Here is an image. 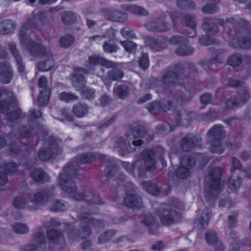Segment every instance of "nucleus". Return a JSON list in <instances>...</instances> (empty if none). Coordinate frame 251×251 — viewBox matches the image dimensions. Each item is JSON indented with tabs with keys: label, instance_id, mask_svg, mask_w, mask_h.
Returning <instances> with one entry per match:
<instances>
[{
	"label": "nucleus",
	"instance_id": "nucleus-1",
	"mask_svg": "<svg viewBox=\"0 0 251 251\" xmlns=\"http://www.w3.org/2000/svg\"><path fill=\"white\" fill-rule=\"evenodd\" d=\"M96 156L92 152L78 155L75 161L70 162L65 167L59 176V184L61 189L69 194L72 198L77 201H84L89 205L104 204L101 198L90 189L76 191V186L72 180L77 174L78 162L82 164L92 163Z\"/></svg>",
	"mask_w": 251,
	"mask_h": 251
},
{
	"label": "nucleus",
	"instance_id": "nucleus-2",
	"mask_svg": "<svg viewBox=\"0 0 251 251\" xmlns=\"http://www.w3.org/2000/svg\"><path fill=\"white\" fill-rule=\"evenodd\" d=\"M97 157L105 161V166L106 167L105 175L109 178L115 177L118 185L125 187V190L127 193L124 199L125 205L128 208L135 209L143 208L144 204L141 197L136 193H130V192L134 191V184L131 182L125 181V176L118 171L114 158H107V156L100 153L97 154Z\"/></svg>",
	"mask_w": 251,
	"mask_h": 251
},
{
	"label": "nucleus",
	"instance_id": "nucleus-3",
	"mask_svg": "<svg viewBox=\"0 0 251 251\" xmlns=\"http://www.w3.org/2000/svg\"><path fill=\"white\" fill-rule=\"evenodd\" d=\"M176 73L167 70L161 77L164 93L170 99L169 102L182 103L190 101L192 95L190 92L183 87V83Z\"/></svg>",
	"mask_w": 251,
	"mask_h": 251
},
{
	"label": "nucleus",
	"instance_id": "nucleus-4",
	"mask_svg": "<svg viewBox=\"0 0 251 251\" xmlns=\"http://www.w3.org/2000/svg\"><path fill=\"white\" fill-rule=\"evenodd\" d=\"M94 212L90 213H82L78 217L80 223V228L77 229L73 225L67 224V235L68 238L72 241H75L78 238L85 239L88 238L92 233L91 227H103V223L101 221L95 219L90 216L95 214Z\"/></svg>",
	"mask_w": 251,
	"mask_h": 251
},
{
	"label": "nucleus",
	"instance_id": "nucleus-5",
	"mask_svg": "<svg viewBox=\"0 0 251 251\" xmlns=\"http://www.w3.org/2000/svg\"><path fill=\"white\" fill-rule=\"evenodd\" d=\"M146 132L142 126L135 127L131 134H128L126 139L118 136L116 137L113 141V147L122 156H124L126 153L133 152L135 147L143 144V140Z\"/></svg>",
	"mask_w": 251,
	"mask_h": 251
},
{
	"label": "nucleus",
	"instance_id": "nucleus-6",
	"mask_svg": "<svg viewBox=\"0 0 251 251\" xmlns=\"http://www.w3.org/2000/svg\"><path fill=\"white\" fill-rule=\"evenodd\" d=\"M154 153L151 149H145L141 153L140 159L134 162V165L122 162V166L129 174L133 175V170L137 171L139 177H145L146 172L153 171L156 169V163L154 159Z\"/></svg>",
	"mask_w": 251,
	"mask_h": 251
},
{
	"label": "nucleus",
	"instance_id": "nucleus-7",
	"mask_svg": "<svg viewBox=\"0 0 251 251\" xmlns=\"http://www.w3.org/2000/svg\"><path fill=\"white\" fill-rule=\"evenodd\" d=\"M27 25H22L18 34L19 42L22 48L31 55L35 57L52 56V52L49 47L42 44L33 41L28 36L32 31L28 30Z\"/></svg>",
	"mask_w": 251,
	"mask_h": 251
},
{
	"label": "nucleus",
	"instance_id": "nucleus-8",
	"mask_svg": "<svg viewBox=\"0 0 251 251\" xmlns=\"http://www.w3.org/2000/svg\"><path fill=\"white\" fill-rule=\"evenodd\" d=\"M184 209L183 204L177 198L171 200L169 203H162L156 208L155 212L159 216L160 221L164 226H170L179 221L180 213L176 210Z\"/></svg>",
	"mask_w": 251,
	"mask_h": 251
},
{
	"label": "nucleus",
	"instance_id": "nucleus-9",
	"mask_svg": "<svg viewBox=\"0 0 251 251\" xmlns=\"http://www.w3.org/2000/svg\"><path fill=\"white\" fill-rule=\"evenodd\" d=\"M221 176V169L219 167H215L210 171L205 177V197L209 201L217 198L220 191L223 187Z\"/></svg>",
	"mask_w": 251,
	"mask_h": 251
},
{
	"label": "nucleus",
	"instance_id": "nucleus-10",
	"mask_svg": "<svg viewBox=\"0 0 251 251\" xmlns=\"http://www.w3.org/2000/svg\"><path fill=\"white\" fill-rule=\"evenodd\" d=\"M224 128L220 125H214L207 133L210 144V151L212 153L222 154L225 150L222 142L225 135Z\"/></svg>",
	"mask_w": 251,
	"mask_h": 251
},
{
	"label": "nucleus",
	"instance_id": "nucleus-11",
	"mask_svg": "<svg viewBox=\"0 0 251 251\" xmlns=\"http://www.w3.org/2000/svg\"><path fill=\"white\" fill-rule=\"evenodd\" d=\"M202 28L212 35H216L220 32L217 24L224 27L225 25L229 23L233 25H236L239 24L238 21L233 18H230L225 20L223 19H214L211 17H205L202 19Z\"/></svg>",
	"mask_w": 251,
	"mask_h": 251
},
{
	"label": "nucleus",
	"instance_id": "nucleus-12",
	"mask_svg": "<svg viewBox=\"0 0 251 251\" xmlns=\"http://www.w3.org/2000/svg\"><path fill=\"white\" fill-rule=\"evenodd\" d=\"M54 195L53 188H46L34 194H28L27 196L32 207H35L34 209V210H35L40 206L47 204Z\"/></svg>",
	"mask_w": 251,
	"mask_h": 251
},
{
	"label": "nucleus",
	"instance_id": "nucleus-13",
	"mask_svg": "<svg viewBox=\"0 0 251 251\" xmlns=\"http://www.w3.org/2000/svg\"><path fill=\"white\" fill-rule=\"evenodd\" d=\"M61 151V149L55 139L50 137L46 141L44 147L38 152V157L42 161H47L57 155Z\"/></svg>",
	"mask_w": 251,
	"mask_h": 251
},
{
	"label": "nucleus",
	"instance_id": "nucleus-14",
	"mask_svg": "<svg viewBox=\"0 0 251 251\" xmlns=\"http://www.w3.org/2000/svg\"><path fill=\"white\" fill-rule=\"evenodd\" d=\"M180 163L181 166L177 169L176 173L178 177L184 179L189 176L191 170L196 164V161L193 156L186 155L180 159Z\"/></svg>",
	"mask_w": 251,
	"mask_h": 251
},
{
	"label": "nucleus",
	"instance_id": "nucleus-15",
	"mask_svg": "<svg viewBox=\"0 0 251 251\" xmlns=\"http://www.w3.org/2000/svg\"><path fill=\"white\" fill-rule=\"evenodd\" d=\"M170 42L172 44H184L176 50V53L178 56H189L194 52V49L186 44L188 39L183 36H174L170 39Z\"/></svg>",
	"mask_w": 251,
	"mask_h": 251
},
{
	"label": "nucleus",
	"instance_id": "nucleus-16",
	"mask_svg": "<svg viewBox=\"0 0 251 251\" xmlns=\"http://www.w3.org/2000/svg\"><path fill=\"white\" fill-rule=\"evenodd\" d=\"M101 65L107 68H113L116 66V63L99 55H92L88 57L85 66L89 69H94V67Z\"/></svg>",
	"mask_w": 251,
	"mask_h": 251
},
{
	"label": "nucleus",
	"instance_id": "nucleus-17",
	"mask_svg": "<svg viewBox=\"0 0 251 251\" xmlns=\"http://www.w3.org/2000/svg\"><path fill=\"white\" fill-rule=\"evenodd\" d=\"M165 14L162 13L160 17L156 18L154 21L146 24L145 27L148 30L152 32H165L168 29V25L165 21Z\"/></svg>",
	"mask_w": 251,
	"mask_h": 251
},
{
	"label": "nucleus",
	"instance_id": "nucleus-18",
	"mask_svg": "<svg viewBox=\"0 0 251 251\" xmlns=\"http://www.w3.org/2000/svg\"><path fill=\"white\" fill-rule=\"evenodd\" d=\"M48 81L46 76L45 75H42L39 79L38 82V86L40 89L42 90H40V92L45 94V98L44 99V101H41L42 94L39 95L38 98V102L39 105L41 106H43L47 104L49 100V96L50 95V88L48 86Z\"/></svg>",
	"mask_w": 251,
	"mask_h": 251
},
{
	"label": "nucleus",
	"instance_id": "nucleus-19",
	"mask_svg": "<svg viewBox=\"0 0 251 251\" xmlns=\"http://www.w3.org/2000/svg\"><path fill=\"white\" fill-rule=\"evenodd\" d=\"M145 42L146 45L153 51H160L167 47V41L163 37L156 39L151 36H147Z\"/></svg>",
	"mask_w": 251,
	"mask_h": 251
},
{
	"label": "nucleus",
	"instance_id": "nucleus-20",
	"mask_svg": "<svg viewBox=\"0 0 251 251\" xmlns=\"http://www.w3.org/2000/svg\"><path fill=\"white\" fill-rule=\"evenodd\" d=\"M13 75V69L10 63L6 61L0 62V81L4 84H8Z\"/></svg>",
	"mask_w": 251,
	"mask_h": 251
},
{
	"label": "nucleus",
	"instance_id": "nucleus-21",
	"mask_svg": "<svg viewBox=\"0 0 251 251\" xmlns=\"http://www.w3.org/2000/svg\"><path fill=\"white\" fill-rule=\"evenodd\" d=\"M170 99H168L167 101V106L165 107L164 103H161L160 102L154 101L150 103L147 108L150 113L155 114L161 111H165L170 109L173 106H176L181 105L182 103L179 104L176 102H173L172 101L169 102Z\"/></svg>",
	"mask_w": 251,
	"mask_h": 251
},
{
	"label": "nucleus",
	"instance_id": "nucleus-22",
	"mask_svg": "<svg viewBox=\"0 0 251 251\" xmlns=\"http://www.w3.org/2000/svg\"><path fill=\"white\" fill-rule=\"evenodd\" d=\"M87 73L86 71L84 69L75 68L72 77V84L74 87L81 90L85 86L86 80L83 75V74Z\"/></svg>",
	"mask_w": 251,
	"mask_h": 251
},
{
	"label": "nucleus",
	"instance_id": "nucleus-23",
	"mask_svg": "<svg viewBox=\"0 0 251 251\" xmlns=\"http://www.w3.org/2000/svg\"><path fill=\"white\" fill-rule=\"evenodd\" d=\"M8 49L15 58L20 73L23 74L25 72V65L23 63L21 54L17 49L16 44L14 42H9L7 44Z\"/></svg>",
	"mask_w": 251,
	"mask_h": 251
},
{
	"label": "nucleus",
	"instance_id": "nucleus-24",
	"mask_svg": "<svg viewBox=\"0 0 251 251\" xmlns=\"http://www.w3.org/2000/svg\"><path fill=\"white\" fill-rule=\"evenodd\" d=\"M46 18V11H40L37 13L33 12L32 17L29 18L23 25H27L26 27L28 30L32 31L33 29L36 28L37 25L40 22H42Z\"/></svg>",
	"mask_w": 251,
	"mask_h": 251
},
{
	"label": "nucleus",
	"instance_id": "nucleus-25",
	"mask_svg": "<svg viewBox=\"0 0 251 251\" xmlns=\"http://www.w3.org/2000/svg\"><path fill=\"white\" fill-rule=\"evenodd\" d=\"M7 128H9V127L4 125L0 126V131L3 135V136H0V150L2 149L6 145V140L5 137L6 138L7 141H10V143H13L16 139L17 135L13 134L12 131L8 133L5 132V130H7Z\"/></svg>",
	"mask_w": 251,
	"mask_h": 251
},
{
	"label": "nucleus",
	"instance_id": "nucleus-26",
	"mask_svg": "<svg viewBox=\"0 0 251 251\" xmlns=\"http://www.w3.org/2000/svg\"><path fill=\"white\" fill-rule=\"evenodd\" d=\"M17 24L13 20L6 19L0 22V34L7 35L12 33L16 28Z\"/></svg>",
	"mask_w": 251,
	"mask_h": 251
},
{
	"label": "nucleus",
	"instance_id": "nucleus-27",
	"mask_svg": "<svg viewBox=\"0 0 251 251\" xmlns=\"http://www.w3.org/2000/svg\"><path fill=\"white\" fill-rule=\"evenodd\" d=\"M27 199H28L27 198ZM13 206L18 209L27 208L30 210H34L35 207H32L30 200L23 196H16L13 200Z\"/></svg>",
	"mask_w": 251,
	"mask_h": 251
},
{
	"label": "nucleus",
	"instance_id": "nucleus-28",
	"mask_svg": "<svg viewBox=\"0 0 251 251\" xmlns=\"http://www.w3.org/2000/svg\"><path fill=\"white\" fill-rule=\"evenodd\" d=\"M180 149L184 151H191L195 147V138L191 135L182 137L180 141Z\"/></svg>",
	"mask_w": 251,
	"mask_h": 251
},
{
	"label": "nucleus",
	"instance_id": "nucleus-29",
	"mask_svg": "<svg viewBox=\"0 0 251 251\" xmlns=\"http://www.w3.org/2000/svg\"><path fill=\"white\" fill-rule=\"evenodd\" d=\"M106 17L109 20L118 22H124L127 18L126 13L116 10L108 11L106 14Z\"/></svg>",
	"mask_w": 251,
	"mask_h": 251
},
{
	"label": "nucleus",
	"instance_id": "nucleus-30",
	"mask_svg": "<svg viewBox=\"0 0 251 251\" xmlns=\"http://www.w3.org/2000/svg\"><path fill=\"white\" fill-rule=\"evenodd\" d=\"M10 98L8 100H1L0 101V113H4L9 110L10 106H15L17 102L16 99L12 92L9 91L8 93Z\"/></svg>",
	"mask_w": 251,
	"mask_h": 251
},
{
	"label": "nucleus",
	"instance_id": "nucleus-31",
	"mask_svg": "<svg viewBox=\"0 0 251 251\" xmlns=\"http://www.w3.org/2000/svg\"><path fill=\"white\" fill-rule=\"evenodd\" d=\"M115 67V66L112 68V69L107 72V77H105L103 79L104 81L107 79L110 81H118L124 77V73L123 70L119 68H114Z\"/></svg>",
	"mask_w": 251,
	"mask_h": 251
},
{
	"label": "nucleus",
	"instance_id": "nucleus-32",
	"mask_svg": "<svg viewBox=\"0 0 251 251\" xmlns=\"http://www.w3.org/2000/svg\"><path fill=\"white\" fill-rule=\"evenodd\" d=\"M31 177L34 181L40 183H43L49 180V176L41 168L33 170L31 173Z\"/></svg>",
	"mask_w": 251,
	"mask_h": 251
},
{
	"label": "nucleus",
	"instance_id": "nucleus-33",
	"mask_svg": "<svg viewBox=\"0 0 251 251\" xmlns=\"http://www.w3.org/2000/svg\"><path fill=\"white\" fill-rule=\"evenodd\" d=\"M129 89L126 83H121L115 86L113 93L120 99L127 98L129 94Z\"/></svg>",
	"mask_w": 251,
	"mask_h": 251
},
{
	"label": "nucleus",
	"instance_id": "nucleus-34",
	"mask_svg": "<svg viewBox=\"0 0 251 251\" xmlns=\"http://www.w3.org/2000/svg\"><path fill=\"white\" fill-rule=\"evenodd\" d=\"M47 237L50 242L58 244L64 242V238L62 234L56 230H49L47 232Z\"/></svg>",
	"mask_w": 251,
	"mask_h": 251
},
{
	"label": "nucleus",
	"instance_id": "nucleus-35",
	"mask_svg": "<svg viewBox=\"0 0 251 251\" xmlns=\"http://www.w3.org/2000/svg\"><path fill=\"white\" fill-rule=\"evenodd\" d=\"M88 106L81 102L75 104L73 108V113L78 118H82L86 115L88 112Z\"/></svg>",
	"mask_w": 251,
	"mask_h": 251
},
{
	"label": "nucleus",
	"instance_id": "nucleus-36",
	"mask_svg": "<svg viewBox=\"0 0 251 251\" xmlns=\"http://www.w3.org/2000/svg\"><path fill=\"white\" fill-rule=\"evenodd\" d=\"M102 49L104 52L112 53L117 52L120 48L113 39H110L103 42Z\"/></svg>",
	"mask_w": 251,
	"mask_h": 251
},
{
	"label": "nucleus",
	"instance_id": "nucleus-37",
	"mask_svg": "<svg viewBox=\"0 0 251 251\" xmlns=\"http://www.w3.org/2000/svg\"><path fill=\"white\" fill-rule=\"evenodd\" d=\"M142 185L147 192L152 195H158L160 193V189L155 183L150 181H143L142 182Z\"/></svg>",
	"mask_w": 251,
	"mask_h": 251
},
{
	"label": "nucleus",
	"instance_id": "nucleus-38",
	"mask_svg": "<svg viewBox=\"0 0 251 251\" xmlns=\"http://www.w3.org/2000/svg\"><path fill=\"white\" fill-rule=\"evenodd\" d=\"M53 54L51 57L46 56L49 59L46 61H41L38 63V68L40 71L46 72L51 70L54 66V60L53 58Z\"/></svg>",
	"mask_w": 251,
	"mask_h": 251
},
{
	"label": "nucleus",
	"instance_id": "nucleus-39",
	"mask_svg": "<svg viewBox=\"0 0 251 251\" xmlns=\"http://www.w3.org/2000/svg\"><path fill=\"white\" fill-rule=\"evenodd\" d=\"M242 62L243 55L240 53L232 54L227 58L228 64L233 67L239 66Z\"/></svg>",
	"mask_w": 251,
	"mask_h": 251
},
{
	"label": "nucleus",
	"instance_id": "nucleus-40",
	"mask_svg": "<svg viewBox=\"0 0 251 251\" xmlns=\"http://www.w3.org/2000/svg\"><path fill=\"white\" fill-rule=\"evenodd\" d=\"M124 8L129 12L136 15L146 16L148 14L145 9L135 5H125Z\"/></svg>",
	"mask_w": 251,
	"mask_h": 251
},
{
	"label": "nucleus",
	"instance_id": "nucleus-41",
	"mask_svg": "<svg viewBox=\"0 0 251 251\" xmlns=\"http://www.w3.org/2000/svg\"><path fill=\"white\" fill-rule=\"evenodd\" d=\"M11 228L15 233L18 234H26L29 231V228L26 224L19 222L11 225Z\"/></svg>",
	"mask_w": 251,
	"mask_h": 251
},
{
	"label": "nucleus",
	"instance_id": "nucleus-42",
	"mask_svg": "<svg viewBox=\"0 0 251 251\" xmlns=\"http://www.w3.org/2000/svg\"><path fill=\"white\" fill-rule=\"evenodd\" d=\"M216 3H209L203 6L201 8L202 12L206 14H213L217 13L219 8L217 3L220 2V0H215Z\"/></svg>",
	"mask_w": 251,
	"mask_h": 251
},
{
	"label": "nucleus",
	"instance_id": "nucleus-43",
	"mask_svg": "<svg viewBox=\"0 0 251 251\" xmlns=\"http://www.w3.org/2000/svg\"><path fill=\"white\" fill-rule=\"evenodd\" d=\"M67 208V203L63 201L59 200L54 201L50 207V209L51 211L55 212L64 211Z\"/></svg>",
	"mask_w": 251,
	"mask_h": 251
},
{
	"label": "nucleus",
	"instance_id": "nucleus-44",
	"mask_svg": "<svg viewBox=\"0 0 251 251\" xmlns=\"http://www.w3.org/2000/svg\"><path fill=\"white\" fill-rule=\"evenodd\" d=\"M75 41V37L71 35H64L59 39V45L63 48H67L72 45Z\"/></svg>",
	"mask_w": 251,
	"mask_h": 251
},
{
	"label": "nucleus",
	"instance_id": "nucleus-45",
	"mask_svg": "<svg viewBox=\"0 0 251 251\" xmlns=\"http://www.w3.org/2000/svg\"><path fill=\"white\" fill-rule=\"evenodd\" d=\"M187 26L194 30L196 27L197 22L196 20V16L194 14H186L184 15L182 19Z\"/></svg>",
	"mask_w": 251,
	"mask_h": 251
},
{
	"label": "nucleus",
	"instance_id": "nucleus-46",
	"mask_svg": "<svg viewBox=\"0 0 251 251\" xmlns=\"http://www.w3.org/2000/svg\"><path fill=\"white\" fill-rule=\"evenodd\" d=\"M251 97V94L249 90L245 89L242 92L239 93L236 98L237 100H239L240 106H241L246 103Z\"/></svg>",
	"mask_w": 251,
	"mask_h": 251
},
{
	"label": "nucleus",
	"instance_id": "nucleus-47",
	"mask_svg": "<svg viewBox=\"0 0 251 251\" xmlns=\"http://www.w3.org/2000/svg\"><path fill=\"white\" fill-rule=\"evenodd\" d=\"M207 243L210 245H215L218 241L217 233L214 230H208L205 235Z\"/></svg>",
	"mask_w": 251,
	"mask_h": 251
},
{
	"label": "nucleus",
	"instance_id": "nucleus-48",
	"mask_svg": "<svg viewBox=\"0 0 251 251\" xmlns=\"http://www.w3.org/2000/svg\"><path fill=\"white\" fill-rule=\"evenodd\" d=\"M76 16L72 11L65 12L62 16V20L63 23L66 25H71L76 21Z\"/></svg>",
	"mask_w": 251,
	"mask_h": 251
},
{
	"label": "nucleus",
	"instance_id": "nucleus-49",
	"mask_svg": "<svg viewBox=\"0 0 251 251\" xmlns=\"http://www.w3.org/2000/svg\"><path fill=\"white\" fill-rule=\"evenodd\" d=\"M114 230H109L100 235L98 241L100 244H104L109 241L116 234Z\"/></svg>",
	"mask_w": 251,
	"mask_h": 251
},
{
	"label": "nucleus",
	"instance_id": "nucleus-50",
	"mask_svg": "<svg viewBox=\"0 0 251 251\" xmlns=\"http://www.w3.org/2000/svg\"><path fill=\"white\" fill-rule=\"evenodd\" d=\"M80 94L84 99L91 100L95 98V90L92 88H83L80 90Z\"/></svg>",
	"mask_w": 251,
	"mask_h": 251
},
{
	"label": "nucleus",
	"instance_id": "nucleus-51",
	"mask_svg": "<svg viewBox=\"0 0 251 251\" xmlns=\"http://www.w3.org/2000/svg\"><path fill=\"white\" fill-rule=\"evenodd\" d=\"M177 4L179 8L182 9H195V4L192 0H177Z\"/></svg>",
	"mask_w": 251,
	"mask_h": 251
},
{
	"label": "nucleus",
	"instance_id": "nucleus-52",
	"mask_svg": "<svg viewBox=\"0 0 251 251\" xmlns=\"http://www.w3.org/2000/svg\"><path fill=\"white\" fill-rule=\"evenodd\" d=\"M211 217V212L208 208H205L201 214V220L199 221L202 228L206 227Z\"/></svg>",
	"mask_w": 251,
	"mask_h": 251
},
{
	"label": "nucleus",
	"instance_id": "nucleus-53",
	"mask_svg": "<svg viewBox=\"0 0 251 251\" xmlns=\"http://www.w3.org/2000/svg\"><path fill=\"white\" fill-rule=\"evenodd\" d=\"M32 129L29 125L21 126L18 129L19 136L22 138H28L32 135Z\"/></svg>",
	"mask_w": 251,
	"mask_h": 251
},
{
	"label": "nucleus",
	"instance_id": "nucleus-54",
	"mask_svg": "<svg viewBox=\"0 0 251 251\" xmlns=\"http://www.w3.org/2000/svg\"><path fill=\"white\" fill-rule=\"evenodd\" d=\"M242 183V179L237 176H231L228 181V187L231 190H236L239 188Z\"/></svg>",
	"mask_w": 251,
	"mask_h": 251
},
{
	"label": "nucleus",
	"instance_id": "nucleus-55",
	"mask_svg": "<svg viewBox=\"0 0 251 251\" xmlns=\"http://www.w3.org/2000/svg\"><path fill=\"white\" fill-rule=\"evenodd\" d=\"M59 99L61 100L69 102L71 101L77 100L78 97L72 93L63 92L59 95Z\"/></svg>",
	"mask_w": 251,
	"mask_h": 251
},
{
	"label": "nucleus",
	"instance_id": "nucleus-56",
	"mask_svg": "<svg viewBox=\"0 0 251 251\" xmlns=\"http://www.w3.org/2000/svg\"><path fill=\"white\" fill-rule=\"evenodd\" d=\"M0 167H2V170L5 172L6 174H13L17 169V165L14 163H4Z\"/></svg>",
	"mask_w": 251,
	"mask_h": 251
},
{
	"label": "nucleus",
	"instance_id": "nucleus-57",
	"mask_svg": "<svg viewBox=\"0 0 251 251\" xmlns=\"http://www.w3.org/2000/svg\"><path fill=\"white\" fill-rule=\"evenodd\" d=\"M21 110L19 109L15 110L5 115L6 120L9 123H15L20 117Z\"/></svg>",
	"mask_w": 251,
	"mask_h": 251
},
{
	"label": "nucleus",
	"instance_id": "nucleus-58",
	"mask_svg": "<svg viewBox=\"0 0 251 251\" xmlns=\"http://www.w3.org/2000/svg\"><path fill=\"white\" fill-rule=\"evenodd\" d=\"M199 43L202 46H209L216 43V39L208 35H202L200 37Z\"/></svg>",
	"mask_w": 251,
	"mask_h": 251
},
{
	"label": "nucleus",
	"instance_id": "nucleus-59",
	"mask_svg": "<svg viewBox=\"0 0 251 251\" xmlns=\"http://www.w3.org/2000/svg\"><path fill=\"white\" fill-rule=\"evenodd\" d=\"M120 43L127 52H133L136 49L137 45L132 41H121Z\"/></svg>",
	"mask_w": 251,
	"mask_h": 251
},
{
	"label": "nucleus",
	"instance_id": "nucleus-60",
	"mask_svg": "<svg viewBox=\"0 0 251 251\" xmlns=\"http://www.w3.org/2000/svg\"><path fill=\"white\" fill-rule=\"evenodd\" d=\"M238 45L239 47L242 49L251 48V37L246 36L240 38L238 41Z\"/></svg>",
	"mask_w": 251,
	"mask_h": 251
},
{
	"label": "nucleus",
	"instance_id": "nucleus-61",
	"mask_svg": "<svg viewBox=\"0 0 251 251\" xmlns=\"http://www.w3.org/2000/svg\"><path fill=\"white\" fill-rule=\"evenodd\" d=\"M142 223L147 226H155L157 224V221L151 215L148 214L146 215L142 221Z\"/></svg>",
	"mask_w": 251,
	"mask_h": 251
},
{
	"label": "nucleus",
	"instance_id": "nucleus-62",
	"mask_svg": "<svg viewBox=\"0 0 251 251\" xmlns=\"http://www.w3.org/2000/svg\"><path fill=\"white\" fill-rule=\"evenodd\" d=\"M139 65L143 69L145 70L149 67V56L147 53H143L139 59Z\"/></svg>",
	"mask_w": 251,
	"mask_h": 251
},
{
	"label": "nucleus",
	"instance_id": "nucleus-63",
	"mask_svg": "<svg viewBox=\"0 0 251 251\" xmlns=\"http://www.w3.org/2000/svg\"><path fill=\"white\" fill-rule=\"evenodd\" d=\"M235 106H240L239 100H237L236 98H230L226 100V107L228 109L233 108Z\"/></svg>",
	"mask_w": 251,
	"mask_h": 251
},
{
	"label": "nucleus",
	"instance_id": "nucleus-64",
	"mask_svg": "<svg viewBox=\"0 0 251 251\" xmlns=\"http://www.w3.org/2000/svg\"><path fill=\"white\" fill-rule=\"evenodd\" d=\"M213 96L209 93H205L201 95L200 101L201 103L204 104H208L212 102Z\"/></svg>",
	"mask_w": 251,
	"mask_h": 251
}]
</instances>
